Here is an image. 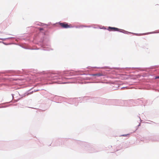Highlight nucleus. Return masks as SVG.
Segmentation results:
<instances>
[{
	"instance_id": "5",
	"label": "nucleus",
	"mask_w": 159,
	"mask_h": 159,
	"mask_svg": "<svg viewBox=\"0 0 159 159\" xmlns=\"http://www.w3.org/2000/svg\"><path fill=\"white\" fill-rule=\"evenodd\" d=\"M39 30H43V28H39Z\"/></svg>"
},
{
	"instance_id": "6",
	"label": "nucleus",
	"mask_w": 159,
	"mask_h": 159,
	"mask_svg": "<svg viewBox=\"0 0 159 159\" xmlns=\"http://www.w3.org/2000/svg\"><path fill=\"white\" fill-rule=\"evenodd\" d=\"M155 78H156V79H158V78H159V76H157V77H156Z\"/></svg>"
},
{
	"instance_id": "4",
	"label": "nucleus",
	"mask_w": 159,
	"mask_h": 159,
	"mask_svg": "<svg viewBox=\"0 0 159 159\" xmlns=\"http://www.w3.org/2000/svg\"><path fill=\"white\" fill-rule=\"evenodd\" d=\"M129 134H123L121 135L122 136H127L128 135H129Z\"/></svg>"
},
{
	"instance_id": "1",
	"label": "nucleus",
	"mask_w": 159,
	"mask_h": 159,
	"mask_svg": "<svg viewBox=\"0 0 159 159\" xmlns=\"http://www.w3.org/2000/svg\"><path fill=\"white\" fill-rule=\"evenodd\" d=\"M59 25L61 26V28H69L72 27L70 25H68L66 22L60 23Z\"/></svg>"
},
{
	"instance_id": "3",
	"label": "nucleus",
	"mask_w": 159,
	"mask_h": 159,
	"mask_svg": "<svg viewBox=\"0 0 159 159\" xmlns=\"http://www.w3.org/2000/svg\"><path fill=\"white\" fill-rule=\"evenodd\" d=\"M93 75L94 76H103V75L102 73H98L95 74H94Z\"/></svg>"
},
{
	"instance_id": "2",
	"label": "nucleus",
	"mask_w": 159,
	"mask_h": 159,
	"mask_svg": "<svg viewBox=\"0 0 159 159\" xmlns=\"http://www.w3.org/2000/svg\"><path fill=\"white\" fill-rule=\"evenodd\" d=\"M108 29L109 31L114 30V31H119V29L117 28L114 27H109Z\"/></svg>"
}]
</instances>
